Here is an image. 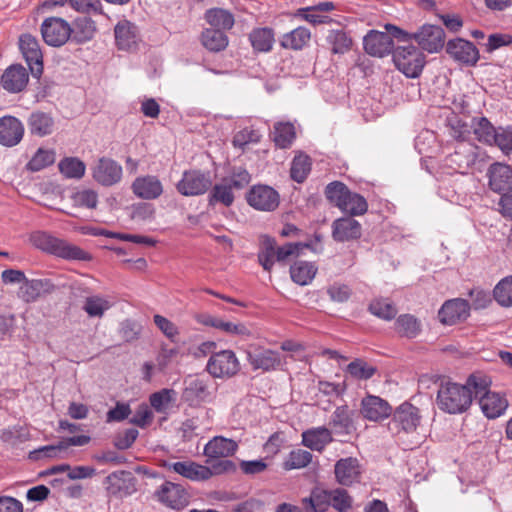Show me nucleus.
Wrapping results in <instances>:
<instances>
[{
	"label": "nucleus",
	"mask_w": 512,
	"mask_h": 512,
	"mask_svg": "<svg viewBox=\"0 0 512 512\" xmlns=\"http://www.w3.org/2000/svg\"><path fill=\"white\" fill-rule=\"evenodd\" d=\"M469 381L470 376L465 384L455 382L441 383L436 396L438 408L448 414H462L466 412L474 399V387L469 385Z\"/></svg>",
	"instance_id": "obj_1"
},
{
	"label": "nucleus",
	"mask_w": 512,
	"mask_h": 512,
	"mask_svg": "<svg viewBox=\"0 0 512 512\" xmlns=\"http://www.w3.org/2000/svg\"><path fill=\"white\" fill-rule=\"evenodd\" d=\"M492 381L489 376L481 372L470 375L469 385L474 387V399H478L483 414L489 419L500 417L508 407L505 396L490 390Z\"/></svg>",
	"instance_id": "obj_2"
},
{
	"label": "nucleus",
	"mask_w": 512,
	"mask_h": 512,
	"mask_svg": "<svg viewBox=\"0 0 512 512\" xmlns=\"http://www.w3.org/2000/svg\"><path fill=\"white\" fill-rule=\"evenodd\" d=\"M30 241L36 248L65 260L90 261L92 259L87 251L47 232L32 233Z\"/></svg>",
	"instance_id": "obj_3"
},
{
	"label": "nucleus",
	"mask_w": 512,
	"mask_h": 512,
	"mask_svg": "<svg viewBox=\"0 0 512 512\" xmlns=\"http://www.w3.org/2000/svg\"><path fill=\"white\" fill-rule=\"evenodd\" d=\"M237 448L238 445L234 440L215 436L204 446L203 454L207 457V462L212 459L223 458V460L213 464L211 468L215 473H221L234 469V463L226 458L232 456Z\"/></svg>",
	"instance_id": "obj_4"
},
{
	"label": "nucleus",
	"mask_w": 512,
	"mask_h": 512,
	"mask_svg": "<svg viewBox=\"0 0 512 512\" xmlns=\"http://www.w3.org/2000/svg\"><path fill=\"white\" fill-rule=\"evenodd\" d=\"M396 68L407 78H418L426 64L425 55L415 46H398L392 54Z\"/></svg>",
	"instance_id": "obj_5"
},
{
	"label": "nucleus",
	"mask_w": 512,
	"mask_h": 512,
	"mask_svg": "<svg viewBox=\"0 0 512 512\" xmlns=\"http://www.w3.org/2000/svg\"><path fill=\"white\" fill-rule=\"evenodd\" d=\"M241 364L234 351L230 349L221 350L210 355L206 371L213 377L229 379L239 373Z\"/></svg>",
	"instance_id": "obj_6"
},
{
	"label": "nucleus",
	"mask_w": 512,
	"mask_h": 512,
	"mask_svg": "<svg viewBox=\"0 0 512 512\" xmlns=\"http://www.w3.org/2000/svg\"><path fill=\"white\" fill-rule=\"evenodd\" d=\"M114 38L116 48L127 53L137 52L142 43L139 27L127 19H122L115 25Z\"/></svg>",
	"instance_id": "obj_7"
},
{
	"label": "nucleus",
	"mask_w": 512,
	"mask_h": 512,
	"mask_svg": "<svg viewBox=\"0 0 512 512\" xmlns=\"http://www.w3.org/2000/svg\"><path fill=\"white\" fill-rule=\"evenodd\" d=\"M212 185L209 172L200 170H187L183 172L181 180L177 183V191L183 196H198L206 193Z\"/></svg>",
	"instance_id": "obj_8"
},
{
	"label": "nucleus",
	"mask_w": 512,
	"mask_h": 512,
	"mask_svg": "<svg viewBox=\"0 0 512 512\" xmlns=\"http://www.w3.org/2000/svg\"><path fill=\"white\" fill-rule=\"evenodd\" d=\"M246 199L251 207L265 212L276 210L280 204L279 193L273 187L262 184L252 186Z\"/></svg>",
	"instance_id": "obj_9"
},
{
	"label": "nucleus",
	"mask_w": 512,
	"mask_h": 512,
	"mask_svg": "<svg viewBox=\"0 0 512 512\" xmlns=\"http://www.w3.org/2000/svg\"><path fill=\"white\" fill-rule=\"evenodd\" d=\"M93 179L104 187L119 183L122 179V166L112 158L101 157L91 167Z\"/></svg>",
	"instance_id": "obj_10"
},
{
	"label": "nucleus",
	"mask_w": 512,
	"mask_h": 512,
	"mask_svg": "<svg viewBox=\"0 0 512 512\" xmlns=\"http://www.w3.org/2000/svg\"><path fill=\"white\" fill-rule=\"evenodd\" d=\"M420 423V415L417 407L408 402L402 403L396 408L389 422V430L394 433L413 432Z\"/></svg>",
	"instance_id": "obj_11"
},
{
	"label": "nucleus",
	"mask_w": 512,
	"mask_h": 512,
	"mask_svg": "<svg viewBox=\"0 0 512 512\" xmlns=\"http://www.w3.org/2000/svg\"><path fill=\"white\" fill-rule=\"evenodd\" d=\"M41 34L46 44L59 47L70 38L71 26L62 18H46L41 25Z\"/></svg>",
	"instance_id": "obj_12"
},
{
	"label": "nucleus",
	"mask_w": 512,
	"mask_h": 512,
	"mask_svg": "<svg viewBox=\"0 0 512 512\" xmlns=\"http://www.w3.org/2000/svg\"><path fill=\"white\" fill-rule=\"evenodd\" d=\"M19 48L32 76L39 78L43 73V55L37 38L31 34L21 35L19 38Z\"/></svg>",
	"instance_id": "obj_13"
},
{
	"label": "nucleus",
	"mask_w": 512,
	"mask_h": 512,
	"mask_svg": "<svg viewBox=\"0 0 512 512\" xmlns=\"http://www.w3.org/2000/svg\"><path fill=\"white\" fill-rule=\"evenodd\" d=\"M158 501L165 506L181 510L189 504L188 492L179 484L164 482L155 492Z\"/></svg>",
	"instance_id": "obj_14"
},
{
	"label": "nucleus",
	"mask_w": 512,
	"mask_h": 512,
	"mask_svg": "<svg viewBox=\"0 0 512 512\" xmlns=\"http://www.w3.org/2000/svg\"><path fill=\"white\" fill-rule=\"evenodd\" d=\"M29 73L21 64L8 66L0 77V87L9 94H18L26 90Z\"/></svg>",
	"instance_id": "obj_15"
},
{
	"label": "nucleus",
	"mask_w": 512,
	"mask_h": 512,
	"mask_svg": "<svg viewBox=\"0 0 512 512\" xmlns=\"http://www.w3.org/2000/svg\"><path fill=\"white\" fill-rule=\"evenodd\" d=\"M470 304L462 298H454L444 302L438 311L439 321L444 325H455L465 321L470 315Z\"/></svg>",
	"instance_id": "obj_16"
},
{
	"label": "nucleus",
	"mask_w": 512,
	"mask_h": 512,
	"mask_svg": "<svg viewBox=\"0 0 512 512\" xmlns=\"http://www.w3.org/2000/svg\"><path fill=\"white\" fill-rule=\"evenodd\" d=\"M420 48L428 53H436L444 46L445 32L440 26L425 24L413 33Z\"/></svg>",
	"instance_id": "obj_17"
},
{
	"label": "nucleus",
	"mask_w": 512,
	"mask_h": 512,
	"mask_svg": "<svg viewBox=\"0 0 512 512\" xmlns=\"http://www.w3.org/2000/svg\"><path fill=\"white\" fill-rule=\"evenodd\" d=\"M104 485L109 496L122 498L135 491V478L129 471H115L105 478Z\"/></svg>",
	"instance_id": "obj_18"
},
{
	"label": "nucleus",
	"mask_w": 512,
	"mask_h": 512,
	"mask_svg": "<svg viewBox=\"0 0 512 512\" xmlns=\"http://www.w3.org/2000/svg\"><path fill=\"white\" fill-rule=\"evenodd\" d=\"M163 467L173 471L191 481H205L212 477L214 471L208 467L193 461L170 462L164 461Z\"/></svg>",
	"instance_id": "obj_19"
},
{
	"label": "nucleus",
	"mask_w": 512,
	"mask_h": 512,
	"mask_svg": "<svg viewBox=\"0 0 512 512\" xmlns=\"http://www.w3.org/2000/svg\"><path fill=\"white\" fill-rule=\"evenodd\" d=\"M183 397L190 405L210 401L213 397L212 381L208 377L190 379L184 389Z\"/></svg>",
	"instance_id": "obj_20"
},
{
	"label": "nucleus",
	"mask_w": 512,
	"mask_h": 512,
	"mask_svg": "<svg viewBox=\"0 0 512 512\" xmlns=\"http://www.w3.org/2000/svg\"><path fill=\"white\" fill-rule=\"evenodd\" d=\"M446 52L455 61L466 65H475L479 60V51L476 46L463 38L449 40L446 44Z\"/></svg>",
	"instance_id": "obj_21"
},
{
	"label": "nucleus",
	"mask_w": 512,
	"mask_h": 512,
	"mask_svg": "<svg viewBox=\"0 0 512 512\" xmlns=\"http://www.w3.org/2000/svg\"><path fill=\"white\" fill-rule=\"evenodd\" d=\"M364 50L371 56L384 57L394 49V42L386 32L371 30L363 39Z\"/></svg>",
	"instance_id": "obj_22"
},
{
	"label": "nucleus",
	"mask_w": 512,
	"mask_h": 512,
	"mask_svg": "<svg viewBox=\"0 0 512 512\" xmlns=\"http://www.w3.org/2000/svg\"><path fill=\"white\" fill-rule=\"evenodd\" d=\"M24 125L15 116L6 115L0 118V144L13 147L21 142L24 136Z\"/></svg>",
	"instance_id": "obj_23"
},
{
	"label": "nucleus",
	"mask_w": 512,
	"mask_h": 512,
	"mask_svg": "<svg viewBox=\"0 0 512 512\" xmlns=\"http://www.w3.org/2000/svg\"><path fill=\"white\" fill-rule=\"evenodd\" d=\"M361 413L365 419L379 422L392 414V407L379 396L368 395L361 401Z\"/></svg>",
	"instance_id": "obj_24"
},
{
	"label": "nucleus",
	"mask_w": 512,
	"mask_h": 512,
	"mask_svg": "<svg viewBox=\"0 0 512 512\" xmlns=\"http://www.w3.org/2000/svg\"><path fill=\"white\" fill-rule=\"evenodd\" d=\"M331 228L332 237L337 242L356 240L362 235L361 224L350 215L334 220Z\"/></svg>",
	"instance_id": "obj_25"
},
{
	"label": "nucleus",
	"mask_w": 512,
	"mask_h": 512,
	"mask_svg": "<svg viewBox=\"0 0 512 512\" xmlns=\"http://www.w3.org/2000/svg\"><path fill=\"white\" fill-rule=\"evenodd\" d=\"M336 481L342 486H350L360 480L361 467L357 458L347 457L338 460L334 466Z\"/></svg>",
	"instance_id": "obj_26"
},
{
	"label": "nucleus",
	"mask_w": 512,
	"mask_h": 512,
	"mask_svg": "<svg viewBox=\"0 0 512 512\" xmlns=\"http://www.w3.org/2000/svg\"><path fill=\"white\" fill-rule=\"evenodd\" d=\"M247 360L253 370L272 371L282 364L279 352L270 349H256L247 353Z\"/></svg>",
	"instance_id": "obj_27"
},
{
	"label": "nucleus",
	"mask_w": 512,
	"mask_h": 512,
	"mask_svg": "<svg viewBox=\"0 0 512 512\" xmlns=\"http://www.w3.org/2000/svg\"><path fill=\"white\" fill-rule=\"evenodd\" d=\"M135 196L144 200H154L163 193V185L157 176L145 175L137 177L131 185Z\"/></svg>",
	"instance_id": "obj_28"
},
{
	"label": "nucleus",
	"mask_w": 512,
	"mask_h": 512,
	"mask_svg": "<svg viewBox=\"0 0 512 512\" xmlns=\"http://www.w3.org/2000/svg\"><path fill=\"white\" fill-rule=\"evenodd\" d=\"M489 186L497 192L503 193L512 190V169L502 163H494L488 170Z\"/></svg>",
	"instance_id": "obj_29"
},
{
	"label": "nucleus",
	"mask_w": 512,
	"mask_h": 512,
	"mask_svg": "<svg viewBox=\"0 0 512 512\" xmlns=\"http://www.w3.org/2000/svg\"><path fill=\"white\" fill-rule=\"evenodd\" d=\"M301 437L305 447L317 452H322L333 441L332 431L324 426L307 429Z\"/></svg>",
	"instance_id": "obj_30"
},
{
	"label": "nucleus",
	"mask_w": 512,
	"mask_h": 512,
	"mask_svg": "<svg viewBox=\"0 0 512 512\" xmlns=\"http://www.w3.org/2000/svg\"><path fill=\"white\" fill-rule=\"evenodd\" d=\"M27 126L31 135L45 137L53 133L55 121L50 113L36 110L28 116Z\"/></svg>",
	"instance_id": "obj_31"
},
{
	"label": "nucleus",
	"mask_w": 512,
	"mask_h": 512,
	"mask_svg": "<svg viewBox=\"0 0 512 512\" xmlns=\"http://www.w3.org/2000/svg\"><path fill=\"white\" fill-rule=\"evenodd\" d=\"M317 271L318 268L313 262L296 261L290 267V276L293 282L305 286L312 282Z\"/></svg>",
	"instance_id": "obj_32"
},
{
	"label": "nucleus",
	"mask_w": 512,
	"mask_h": 512,
	"mask_svg": "<svg viewBox=\"0 0 512 512\" xmlns=\"http://www.w3.org/2000/svg\"><path fill=\"white\" fill-rule=\"evenodd\" d=\"M96 32L95 22L88 17L76 19L71 27L70 38L72 41L82 44L90 41Z\"/></svg>",
	"instance_id": "obj_33"
},
{
	"label": "nucleus",
	"mask_w": 512,
	"mask_h": 512,
	"mask_svg": "<svg viewBox=\"0 0 512 512\" xmlns=\"http://www.w3.org/2000/svg\"><path fill=\"white\" fill-rule=\"evenodd\" d=\"M473 163L474 156L471 148L465 145H460L453 154L447 157V164L461 174L467 173Z\"/></svg>",
	"instance_id": "obj_34"
},
{
	"label": "nucleus",
	"mask_w": 512,
	"mask_h": 512,
	"mask_svg": "<svg viewBox=\"0 0 512 512\" xmlns=\"http://www.w3.org/2000/svg\"><path fill=\"white\" fill-rule=\"evenodd\" d=\"M329 424L338 434H348L353 429L352 411L348 406H339L332 413Z\"/></svg>",
	"instance_id": "obj_35"
},
{
	"label": "nucleus",
	"mask_w": 512,
	"mask_h": 512,
	"mask_svg": "<svg viewBox=\"0 0 512 512\" xmlns=\"http://www.w3.org/2000/svg\"><path fill=\"white\" fill-rule=\"evenodd\" d=\"M470 127L478 141L490 146L493 145L497 128L486 117L473 118Z\"/></svg>",
	"instance_id": "obj_36"
},
{
	"label": "nucleus",
	"mask_w": 512,
	"mask_h": 512,
	"mask_svg": "<svg viewBox=\"0 0 512 512\" xmlns=\"http://www.w3.org/2000/svg\"><path fill=\"white\" fill-rule=\"evenodd\" d=\"M273 141L281 149L289 148L296 138V131L291 122H277L274 124Z\"/></svg>",
	"instance_id": "obj_37"
},
{
	"label": "nucleus",
	"mask_w": 512,
	"mask_h": 512,
	"mask_svg": "<svg viewBox=\"0 0 512 512\" xmlns=\"http://www.w3.org/2000/svg\"><path fill=\"white\" fill-rule=\"evenodd\" d=\"M113 306V302L102 295H91L86 297L82 309L89 317L101 318Z\"/></svg>",
	"instance_id": "obj_38"
},
{
	"label": "nucleus",
	"mask_w": 512,
	"mask_h": 512,
	"mask_svg": "<svg viewBox=\"0 0 512 512\" xmlns=\"http://www.w3.org/2000/svg\"><path fill=\"white\" fill-rule=\"evenodd\" d=\"M326 42L333 54H345L352 46L351 37L342 29L328 31Z\"/></svg>",
	"instance_id": "obj_39"
},
{
	"label": "nucleus",
	"mask_w": 512,
	"mask_h": 512,
	"mask_svg": "<svg viewBox=\"0 0 512 512\" xmlns=\"http://www.w3.org/2000/svg\"><path fill=\"white\" fill-rule=\"evenodd\" d=\"M421 322L414 315L403 314L400 315L395 321L396 332L406 338H415L421 332Z\"/></svg>",
	"instance_id": "obj_40"
},
{
	"label": "nucleus",
	"mask_w": 512,
	"mask_h": 512,
	"mask_svg": "<svg viewBox=\"0 0 512 512\" xmlns=\"http://www.w3.org/2000/svg\"><path fill=\"white\" fill-rule=\"evenodd\" d=\"M339 209L350 216H360L367 212L368 203L362 195L349 191Z\"/></svg>",
	"instance_id": "obj_41"
},
{
	"label": "nucleus",
	"mask_w": 512,
	"mask_h": 512,
	"mask_svg": "<svg viewBox=\"0 0 512 512\" xmlns=\"http://www.w3.org/2000/svg\"><path fill=\"white\" fill-rule=\"evenodd\" d=\"M201 42L209 51L219 52L227 47L228 37L219 29L208 28L202 32Z\"/></svg>",
	"instance_id": "obj_42"
},
{
	"label": "nucleus",
	"mask_w": 512,
	"mask_h": 512,
	"mask_svg": "<svg viewBox=\"0 0 512 512\" xmlns=\"http://www.w3.org/2000/svg\"><path fill=\"white\" fill-rule=\"evenodd\" d=\"M310 38V30L300 26L284 34L281 45L286 49L301 50L310 41Z\"/></svg>",
	"instance_id": "obj_43"
},
{
	"label": "nucleus",
	"mask_w": 512,
	"mask_h": 512,
	"mask_svg": "<svg viewBox=\"0 0 512 512\" xmlns=\"http://www.w3.org/2000/svg\"><path fill=\"white\" fill-rule=\"evenodd\" d=\"M60 173L67 179H81L86 172L85 163L77 157H64L58 163Z\"/></svg>",
	"instance_id": "obj_44"
},
{
	"label": "nucleus",
	"mask_w": 512,
	"mask_h": 512,
	"mask_svg": "<svg viewBox=\"0 0 512 512\" xmlns=\"http://www.w3.org/2000/svg\"><path fill=\"white\" fill-rule=\"evenodd\" d=\"M234 188L229 185L223 178L220 183H217L212 188L209 194V205H215L221 203L225 207H229L234 202Z\"/></svg>",
	"instance_id": "obj_45"
},
{
	"label": "nucleus",
	"mask_w": 512,
	"mask_h": 512,
	"mask_svg": "<svg viewBox=\"0 0 512 512\" xmlns=\"http://www.w3.org/2000/svg\"><path fill=\"white\" fill-rule=\"evenodd\" d=\"M258 261L264 270L271 271L275 261H277L276 241L273 238L263 237L261 250L258 253Z\"/></svg>",
	"instance_id": "obj_46"
},
{
	"label": "nucleus",
	"mask_w": 512,
	"mask_h": 512,
	"mask_svg": "<svg viewBox=\"0 0 512 512\" xmlns=\"http://www.w3.org/2000/svg\"><path fill=\"white\" fill-rule=\"evenodd\" d=\"M249 39L255 50L268 52L272 49L274 43V33L270 28H258L250 33Z\"/></svg>",
	"instance_id": "obj_47"
},
{
	"label": "nucleus",
	"mask_w": 512,
	"mask_h": 512,
	"mask_svg": "<svg viewBox=\"0 0 512 512\" xmlns=\"http://www.w3.org/2000/svg\"><path fill=\"white\" fill-rule=\"evenodd\" d=\"M207 22L215 27L214 29L229 30L234 25V16L227 10L221 8L210 9L206 12Z\"/></svg>",
	"instance_id": "obj_48"
},
{
	"label": "nucleus",
	"mask_w": 512,
	"mask_h": 512,
	"mask_svg": "<svg viewBox=\"0 0 512 512\" xmlns=\"http://www.w3.org/2000/svg\"><path fill=\"white\" fill-rule=\"evenodd\" d=\"M45 283L41 279L28 280L26 278L18 290V297L26 303L35 302L40 297Z\"/></svg>",
	"instance_id": "obj_49"
},
{
	"label": "nucleus",
	"mask_w": 512,
	"mask_h": 512,
	"mask_svg": "<svg viewBox=\"0 0 512 512\" xmlns=\"http://www.w3.org/2000/svg\"><path fill=\"white\" fill-rule=\"evenodd\" d=\"M493 297L500 306L512 307V276H506L497 283Z\"/></svg>",
	"instance_id": "obj_50"
},
{
	"label": "nucleus",
	"mask_w": 512,
	"mask_h": 512,
	"mask_svg": "<svg viewBox=\"0 0 512 512\" xmlns=\"http://www.w3.org/2000/svg\"><path fill=\"white\" fill-rule=\"evenodd\" d=\"M310 170V158L305 154H299L295 156L292 160L290 176L294 181L302 183L307 178Z\"/></svg>",
	"instance_id": "obj_51"
},
{
	"label": "nucleus",
	"mask_w": 512,
	"mask_h": 512,
	"mask_svg": "<svg viewBox=\"0 0 512 512\" xmlns=\"http://www.w3.org/2000/svg\"><path fill=\"white\" fill-rule=\"evenodd\" d=\"M175 395L173 389L167 388L154 392L149 397L150 405L156 412L164 413L174 401Z\"/></svg>",
	"instance_id": "obj_52"
},
{
	"label": "nucleus",
	"mask_w": 512,
	"mask_h": 512,
	"mask_svg": "<svg viewBox=\"0 0 512 512\" xmlns=\"http://www.w3.org/2000/svg\"><path fill=\"white\" fill-rule=\"evenodd\" d=\"M70 198L73 206L77 208L95 209L98 204V194L92 189L78 190Z\"/></svg>",
	"instance_id": "obj_53"
},
{
	"label": "nucleus",
	"mask_w": 512,
	"mask_h": 512,
	"mask_svg": "<svg viewBox=\"0 0 512 512\" xmlns=\"http://www.w3.org/2000/svg\"><path fill=\"white\" fill-rule=\"evenodd\" d=\"M347 372L357 380H368L377 372V368L362 359H355L347 366Z\"/></svg>",
	"instance_id": "obj_54"
},
{
	"label": "nucleus",
	"mask_w": 512,
	"mask_h": 512,
	"mask_svg": "<svg viewBox=\"0 0 512 512\" xmlns=\"http://www.w3.org/2000/svg\"><path fill=\"white\" fill-rule=\"evenodd\" d=\"M369 311L383 320H392L396 314V307L388 299H375L369 305Z\"/></svg>",
	"instance_id": "obj_55"
},
{
	"label": "nucleus",
	"mask_w": 512,
	"mask_h": 512,
	"mask_svg": "<svg viewBox=\"0 0 512 512\" xmlns=\"http://www.w3.org/2000/svg\"><path fill=\"white\" fill-rule=\"evenodd\" d=\"M55 161V152L53 150L38 149L34 156L27 163L28 170L38 172Z\"/></svg>",
	"instance_id": "obj_56"
},
{
	"label": "nucleus",
	"mask_w": 512,
	"mask_h": 512,
	"mask_svg": "<svg viewBox=\"0 0 512 512\" xmlns=\"http://www.w3.org/2000/svg\"><path fill=\"white\" fill-rule=\"evenodd\" d=\"M312 457V454L307 450H292L284 462V468L286 470L304 468L311 463Z\"/></svg>",
	"instance_id": "obj_57"
},
{
	"label": "nucleus",
	"mask_w": 512,
	"mask_h": 512,
	"mask_svg": "<svg viewBox=\"0 0 512 512\" xmlns=\"http://www.w3.org/2000/svg\"><path fill=\"white\" fill-rule=\"evenodd\" d=\"M353 505V498L347 490L336 488L331 490V506L338 512H350Z\"/></svg>",
	"instance_id": "obj_58"
},
{
	"label": "nucleus",
	"mask_w": 512,
	"mask_h": 512,
	"mask_svg": "<svg viewBox=\"0 0 512 512\" xmlns=\"http://www.w3.org/2000/svg\"><path fill=\"white\" fill-rule=\"evenodd\" d=\"M349 191L350 190L344 183L334 181L326 186L325 195L332 204L339 208V203H342L345 200Z\"/></svg>",
	"instance_id": "obj_59"
},
{
	"label": "nucleus",
	"mask_w": 512,
	"mask_h": 512,
	"mask_svg": "<svg viewBox=\"0 0 512 512\" xmlns=\"http://www.w3.org/2000/svg\"><path fill=\"white\" fill-rule=\"evenodd\" d=\"M493 145L499 147L505 154H509L512 151V127L497 128Z\"/></svg>",
	"instance_id": "obj_60"
},
{
	"label": "nucleus",
	"mask_w": 512,
	"mask_h": 512,
	"mask_svg": "<svg viewBox=\"0 0 512 512\" xmlns=\"http://www.w3.org/2000/svg\"><path fill=\"white\" fill-rule=\"evenodd\" d=\"M327 294L334 302L343 303L349 300L352 290L344 283L335 282L327 287Z\"/></svg>",
	"instance_id": "obj_61"
},
{
	"label": "nucleus",
	"mask_w": 512,
	"mask_h": 512,
	"mask_svg": "<svg viewBox=\"0 0 512 512\" xmlns=\"http://www.w3.org/2000/svg\"><path fill=\"white\" fill-rule=\"evenodd\" d=\"M224 179L235 190H241L250 183L251 176L246 169L240 167L234 169L232 174Z\"/></svg>",
	"instance_id": "obj_62"
},
{
	"label": "nucleus",
	"mask_w": 512,
	"mask_h": 512,
	"mask_svg": "<svg viewBox=\"0 0 512 512\" xmlns=\"http://www.w3.org/2000/svg\"><path fill=\"white\" fill-rule=\"evenodd\" d=\"M217 329L233 336L248 337L251 335L249 328L240 322L234 323L221 319Z\"/></svg>",
	"instance_id": "obj_63"
},
{
	"label": "nucleus",
	"mask_w": 512,
	"mask_h": 512,
	"mask_svg": "<svg viewBox=\"0 0 512 512\" xmlns=\"http://www.w3.org/2000/svg\"><path fill=\"white\" fill-rule=\"evenodd\" d=\"M154 323L168 339L175 341L179 331L173 322L161 315H155Z\"/></svg>",
	"instance_id": "obj_64"
}]
</instances>
